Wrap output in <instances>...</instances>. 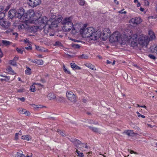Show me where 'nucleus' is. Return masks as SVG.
I'll use <instances>...</instances> for the list:
<instances>
[{"mask_svg":"<svg viewBox=\"0 0 157 157\" xmlns=\"http://www.w3.org/2000/svg\"><path fill=\"white\" fill-rule=\"evenodd\" d=\"M35 22L39 25L38 26L40 27L41 29L49 24V22H51L50 21H48V18L46 16L40 17L36 19H35Z\"/></svg>","mask_w":157,"mask_h":157,"instance_id":"f257e3e1","label":"nucleus"},{"mask_svg":"<svg viewBox=\"0 0 157 157\" xmlns=\"http://www.w3.org/2000/svg\"><path fill=\"white\" fill-rule=\"evenodd\" d=\"M121 35L119 33L117 32H114L109 36V40L110 42L111 43H113L119 41L121 39H122L124 40V38H121Z\"/></svg>","mask_w":157,"mask_h":157,"instance_id":"f03ea898","label":"nucleus"},{"mask_svg":"<svg viewBox=\"0 0 157 157\" xmlns=\"http://www.w3.org/2000/svg\"><path fill=\"white\" fill-rule=\"evenodd\" d=\"M35 13L34 11L32 9L28 10L25 13L24 19L33 21L36 19L34 18Z\"/></svg>","mask_w":157,"mask_h":157,"instance_id":"7ed1b4c3","label":"nucleus"},{"mask_svg":"<svg viewBox=\"0 0 157 157\" xmlns=\"http://www.w3.org/2000/svg\"><path fill=\"white\" fill-rule=\"evenodd\" d=\"M121 41H122V42H121V44H126L129 42L130 43L131 47L133 48L137 46L138 45V40H133L132 39L129 40L128 38H125L124 40L122 39Z\"/></svg>","mask_w":157,"mask_h":157,"instance_id":"20e7f679","label":"nucleus"},{"mask_svg":"<svg viewBox=\"0 0 157 157\" xmlns=\"http://www.w3.org/2000/svg\"><path fill=\"white\" fill-rule=\"evenodd\" d=\"M55 13L52 14H55ZM52 17L48 21H50V23L49 22V24L48 25V29H52V28L54 27H56L57 26V25L58 24L56 21V15H51Z\"/></svg>","mask_w":157,"mask_h":157,"instance_id":"39448f33","label":"nucleus"},{"mask_svg":"<svg viewBox=\"0 0 157 157\" xmlns=\"http://www.w3.org/2000/svg\"><path fill=\"white\" fill-rule=\"evenodd\" d=\"M25 11L24 9L22 7H20L17 10V17L19 19L23 18L24 19L25 15Z\"/></svg>","mask_w":157,"mask_h":157,"instance_id":"423d86ee","label":"nucleus"},{"mask_svg":"<svg viewBox=\"0 0 157 157\" xmlns=\"http://www.w3.org/2000/svg\"><path fill=\"white\" fill-rule=\"evenodd\" d=\"M85 34L86 37L89 38L91 40L93 37V34L95 31L94 29L92 27H90L87 28Z\"/></svg>","mask_w":157,"mask_h":157,"instance_id":"0eeeda50","label":"nucleus"},{"mask_svg":"<svg viewBox=\"0 0 157 157\" xmlns=\"http://www.w3.org/2000/svg\"><path fill=\"white\" fill-rule=\"evenodd\" d=\"M17 10L14 9H11L8 12V19H12L14 18H17Z\"/></svg>","mask_w":157,"mask_h":157,"instance_id":"6e6552de","label":"nucleus"},{"mask_svg":"<svg viewBox=\"0 0 157 157\" xmlns=\"http://www.w3.org/2000/svg\"><path fill=\"white\" fill-rule=\"evenodd\" d=\"M67 97L68 99L72 102H76L75 96L71 91H67L66 94Z\"/></svg>","mask_w":157,"mask_h":157,"instance_id":"1a4fd4ad","label":"nucleus"},{"mask_svg":"<svg viewBox=\"0 0 157 157\" xmlns=\"http://www.w3.org/2000/svg\"><path fill=\"white\" fill-rule=\"evenodd\" d=\"M102 32L99 29L96 32L94 31L93 37L91 39V40H98L101 36Z\"/></svg>","mask_w":157,"mask_h":157,"instance_id":"9d476101","label":"nucleus"},{"mask_svg":"<svg viewBox=\"0 0 157 157\" xmlns=\"http://www.w3.org/2000/svg\"><path fill=\"white\" fill-rule=\"evenodd\" d=\"M29 6L33 7H36L41 3V0H28Z\"/></svg>","mask_w":157,"mask_h":157,"instance_id":"9b49d317","label":"nucleus"},{"mask_svg":"<svg viewBox=\"0 0 157 157\" xmlns=\"http://www.w3.org/2000/svg\"><path fill=\"white\" fill-rule=\"evenodd\" d=\"M63 25L67 24L70 25L71 26H73V24L72 22V20L71 17H66L64 19L62 22Z\"/></svg>","mask_w":157,"mask_h":157,"instance_id":"f8f14e48","label":"nucleus"},{"mask_svg":"<svg viewBox=\"0 0 157 157\" xmlns=\"http://www.w3.org/2000/svg\"><path fill=\"white\" fill-rule=\"evenodd\" d=\"M10 24L11 23L10 22L6 21L4 20L0 21V25L2 27L5 28V29H8L10 25Z\"/></svg>","mask_w":157,"mask_h":157,"instance_id":"ddd939ff","label":"nucleus"},{"mask_svg":"<svg viewBox=\"0 0 157 157\" xmlns=\"http://www.w3.org/2000/svg\"><path fill=\"white\" fill-rule=\"evenodd\" d=\"M130 20L131 22L133 25L139 24L142 22V20L140 17L132 18Z\"/></svg>","mask_w":157,"mask_h":157,"instance_id":"4468645a","label":"nucleus"},{"mask_svg":"<svg viewBox=\"0 0 157 157\" xmlns=\"http://www.w3.org/2000/svg\"><path fill=\"white\" fill-rule=\"evenodd\" d=\"M39 29V27L37 26L33 25L30 26H29L28 27L27 30L31 33H33L36 32L37 30Z\"/></svg>","mask_w":157,"mask_h":157,"instance_id":"2eb2a0df","label":"nucleus"},{"mask_svg":"<svg viewBox=\"0 0 157 157\" xmlns=\"http://www.w3.org/2000/svg\"><path fill=\"white\" fill-rule=\"evenodd\" d=\"M149 34L150 36L149 40L151 41L155 39V34L152 31L150 30L149 31Z\"/></svg>","mask_w":157,"mask_h":157,"instance_id":"dca6fc26","label":"nucleus"},{"mask_svg":"<svg viewBox=\"0 0 157 157\" xmlns=\"http://www.w3.org/2000/svg\"><path fill=\"white\" fill-rule=\"evenodd\" d=\"M133 131L128 130L127 131H124V133H125L126 134L128 135V136H133L136 134H137V133H135L133 132Z\"/></svg>","mask_w":157,"mask_h":157,"instance_id":"f3484780","label":"nucleus"},{"mask_svg":"<svg viewBox=\"0 0 157 157\" xmlns=\"http://www.w3.org/2000/svg\"><path fill=\"white\" fill-rule=\"evenodd\" d=\"M35 46L36 49L38 51L42 52H45L48 51V49H45L43 47L37 46L36 45H35Z\"/></svg>","mask_w":157,"mask_h":157,"instance_id":"a211bd4d","label":"nucleus"},{"mask_svg":"<svg viewBox=\"0 0 157 157\" xmlns=\"http://www.w3.org/2000/svg\"><path fill=\"white\" fill-rule=\"evenodd\" d=\"M139 44L142 46H144L145 44V40L144 39H143L140 37L138 39V44Z\"/></svg>","mask_w":157,"mask_h":157,"instance_id":"6ab92c4d","label":"nucleus"},{"mask_svg":"<svg viewBox=\"0 0 157 157\" xmlns=\"http://www.w3.org/2000/svg\"><path fill=\"white\" fill-rule=\"evenodd\" d=\"M102 35L103 36L101 38L102 40L103 41H105L109 37V35L104 32H103L102 34L101 33Z\"/></svg>","mask_w":157,"mask_h":157,"instance_id":"aec40b11","label":"nucleus"},{"mask_svg":"<svg viewBox=\"0 0 157 157\" xmlns=\"http://www.w3.org/2000/svg\"><path fill=\"white\" fill-rule=\"evenodd\" d=\"M76 56L79 59H87L89 57L88 55H85L84 54H82V55H77Z\"/></svg>","mask_w":157,"mask_h":157,"instance_id":"412c9836","label":"nucleus"},{"mask_svg":"<svg viewBox=\"0 0 157 157\" xmlns=\"http://www.w3.org/2000/svg\"><path fill=\"white\" fill-rule=\"evenodd\" d=\"M21 138L22 139L27 140L29 141L31 139V136H30L29 135H25V136H21Z\"/></svg>","mask_w":157,"mask_h":157,"instance_id":"4be33fe9","label":"nucleus"},{"mask_svg":"<svg viewBox=\"0 0 157 157\" xmlns=\"http://www.w3.org/2000/svg\"><path fill=\"white\" fill-rule=\"evenodd\" d=\"M48 97L50 100H52L56 98L55 94L53 93H49L48 94Z\"/></svg>","mask_w":157,"mask_h":157,"instance_id":"5701e85b","label":"nucleus"},{"mask_svg":"<svg viewBox=\"0 0 157 157\" xmlns=\"http://www.w3.org/2000/svg\"><path fill=\"white\" fill-rule=\"evenodd\" d=\"M2 43L4 45L6 46L10 45L12 43V42L9 41L3 40H2Z\"/></svg>","mask_w":157,"mask_h":157,"instance_id":"b1692460","label":"nucleus"},{"mask_svg":"<svg viewBox=\"0 0 157 157\" xmlns=\"http://www.w3.org/2000/svg\"><path fill=\"white\" fill-rule=\"evenodd\" d=\"M56 99L58 102H63L65 101L64 98L63 97H56Z\"/></svg>","mask_w":157,"mask_h":157,"instance_id":"393cba45","label":"nucleus"},{"mask_svg":"<svg viewBox=\"0 0 157 157\" xmlns=\"http://www.w3.org/2000/svg\"><path fill=\"white\" fill-rule=\"evenodd\" d=\"M85 65L87 67L93 70H95L96 69H94V66L92 64L90 63H86L85 64Z\"/></svg>","mask_w":157,"mask_h":157,"instance_id":"a878e982","label":"nucleus"},{"mask_svg":"<svg viewBox=\"0 0 157 157\" xmlns=\"http://www.w3.org/2000/svg\"><path fill=\"white\" fill-rule=\"evenodd\" d=\"M26 68L27 69H26L25 71V74L26 75H30L32 73L31 71V69L28 67L26 66Z\"/></svg>","mask_w":157,"mask_h":157,"instance_id":"bb28decb","label":"nucleus"},{"mask_svg":"<svg viewBox=\"0 0 157 157\" xmlns=\"http://www.w3.org/2000/svg\"><path fill=\"white\" fill-rule=\"evenodd\" d=\"M16 157H25V156L22 154V152L20 151L17 152L16 154Z\"/></svg>","mask_w":157,"mask_h":157,"instance_id":"cd10ccee","label":"nucleus"},{"mask_svg":"<svg viewBox=\"0 0 157 157\" xmlns=\"http://www.w3.org/2000/svg\"><path fill=\"white\" fill-rule=\"evenodd\" d=\"M88 127L90 129L92 130L93 131L95 132H98V128H97L91 126H89Z\"/></svg>","mask_w":157,"mask_h":157,"instance_id":"c85d7f7f","label":"nucleus"},{"mask_svg":"<svg viewBox=\"0 0 157 157\" xmlns=\"http://www.w3.org/2000/svg\"><path fill=\"white\" fill-rule=\"evenodd\" d=\"M6 70H8V72L9 73H10L11 74H12V75H14L16 74L15 72L13 71L12 70V68L10 66H9L8 67Z\"/></svg>","mask_w":157,"mask_h":157,"instance_id":"c756f323","label":"nucleus"},{"mask_svg":"<svg viewBox=\"0 0 157 157\" xmlns=\"http://www.w3.org/2000/svg\"><path fill=\"white\" fill-rule=\"evenodd\" d=\"M71 47L74 49H79L81 48V46L78 44H75L72 43L71 44Z\"/></svg>","mask_w":157,"mask_h":157,"instance_id":"7c9ffc66","label":"nucleus"},{"mask_svg":"<svg viewBox=\"0 0 157 157\" xmlns=\"http://www.w3.org/2000/svg\"><path fill=\"white\" fill-rule=\"evenodd\" d=\"M9 64L13 66L16 67L17 66L16 62L13 59V60H9Z\"/></svg>","mask_w":157,"mask_h":157,"instance_id":"2f4dec72","label":"nucleus"},{"mask_svg":"<svg viewBox=\"0 0 157 157\" xmlns=\"http://www.w3.org/2000/svg\"><path fill=\"white\" fill-rule=\"evenodd\" d=\"M35 84L34 83L31 86H30V91L32 92H34L36 90L34 86Z\"/></svg>","mask_w":157,"mask_h":157,"instance_id":"473e14b6","label":"nucleus"},{"mask_svg":"<svg viewBox=\"0 0 157 157\" xmlns=\"http://www.w3.org/2000/svg\"><path fill=\"white\" fill-rule=\"evenodd\" d=\"M44 62L42 59H36V64L39 65H42L43 64Z\"/></svg>","mask_w":157,"mask_h":157,"instance_id":"72a5a7b5","label":"nucleus"},{"mask_svg":"<svg viewBox=\"0 0 157 157\" xmlns=\"http://www.w3.org/2000/svg\"><path fill=\"white\" fill-rule=\"evenodd\" d=\"M62 18L63 17L61 16H60V17H59L58 18H56V21L58 24L59 23L62 21Z\"/></svg>","mask_w":157,"mask_h":157,"instance_id":"f704fd0d","label":"nucleus"},{"mask_svg":"<svg viewBox=\"0 0 157 157\" xmlns=\"http://www.w3.org/2000/svg\"><path fill=\"white\" fill-rule=\"evenodd\" d=\"M71 26V28H72V31L71 32V33L73 34H75L76 33H77V31L75 29V28L74 27V25L73 26Z\"/></svg>","mask_w":157,"mask_h":157,"instance_id":"c9c22d12","label":"nucleus"},{"mask_svg":"<svg viewBox=\"0 0 157 157\" xmlns=\"http://www.w3.org/2000/svg\"><path fill=\"white\" fill-rule=\"evenodd\" d=\"M138 35L136 34H133L130 39H132L133 40H138L137 38Z\"/></svg>","mask_w":157,"mask_h":157,"instance_id":"e433bc0d","label":"nucleus"},{"mask_svg":"<svg viewBox=\"0 0 157 157\" xmlns=\"http://www.w3.org/2000/svg\"><path fill=\"white\" fill-rule=\"evenodd\" d=\"M56 132L62 136H63L65 135V133L60 129H58Z\"/></svg>","mask_w":157,"mask_h":157,"instance_id":"4c0bfd02","label":"nucleus"},{"mask_svg":"<svg viewBox=\"0 0 157 157\" xmlns=\"http://www.w3.org/2000/svg\"><path fill=\"white\" fill-rule=\"evenodd\" d=\"M5 16V14L4 12H2L0 13V21L2 20H4L3 18Z\"/></svg>","mask_w":157,"mask_h":157,"instance_id":"58836bf2","label":"nucleus"},{"mask_svg":"<svg viewBox=\"0 0 157 157\" xmlns=\"http://www.w3.org/2000/svg\"><path fill=\"white\" fill-rule=\"evenodd\" d=\"M86 29H84V28H81L80 29V30L79 31L80 34L81 35H82L83 34H85V33H86Z\"/></svg>","mask_w":157,"mask_h":157,"instance_id":"ea45409f","label":"nucleus"},{"mask_svg":"<svg viewBox=\"0 0 157 157\" xmlns=\"http://www.w3.org/2000/svg\"><path fill=\"white\" fill-rule=\"evenodd\" d=\"M54 46H59L60 47H63V45L59 41H56V42L55 44H54Z\"/></svg>","mask_w":157,"mask_h":157,"instance_id":"a19ab883","label":"nucleus"},{"mask_svg":"<svg viewBox=\"0 0 157 157\" xmlns=\"http://www.w3.org/2000/svg\"><path fill=\"white\" fill-rule=\"evenodd\" d=\"M79 5L81 6H84L85 3V1L84 0H78Z\"/></svg>","mask_w":157,"mask_h":157,"instance_id":"79ce46f5","label":"nucleus"},{"mask_svg":"<svg viewBox=\"0 0 157 157\" xmlns=\"http://www.w3.org/2000/svg\"><path fill=\"white\" fill-rule=\"evenodd\" d=\"M32 105L35 109H38L42 107L41 105H36L34 104H32Z\"/></svg>","mask_w":157,"mask_h":157,"instance_id":"37998d69","label":"nucleus"},{"mask_svg":"<svg viewBox=\"0 0 157 157\" xmlns=\"http://www.w3.org/2000/svg\"><path fill=\"white\" fill-rule=\"evenodd\" d=\"M127 81L131 84H132V83H133L132 82V79L130 77H128Z\"/></svg>","mask_w":157,"mask_h":157,"instance_id":"c03bdc74","label":"nucleus"},{"mask_svg":"<svg viewBox=\"0 0 157 157\" xmlns=\"http://www.w3.org/2000/svg\"><path fill=\"white\" fill-rule=\"evenodd\" d=\"M16 49L18 53H20L21 54H23V50H22L21 49L17 47L16 48Z\"/></svg>","mask_w":157,"mask_h":157,"instance_id":"a18cd8bd","label":"nucleus"},{"mask_svg":"<svg viewBox=\"0 0 157 157\" xmlns=\"http://www.w3.org/2000/svg\"><path fill=\"white\" fill-rule=\"evenodd\" d=\"M10 5H8V6H6L5 9L4 8V10H3V12H4V13L5 14L10 9Z\"/></svg>","mask_w":157,"mask_h":157,"instance_id":"49530a36","label":"nucleus"},{"mask_svg":"<svg viewBox=\"0 0 157 157\" xmlns=\"http://www.w3.org/2000/svg\"><path fill=\"white\" fill-rule=\"evenodd\" d=\"M148 56L151 59L155 60L156 59V57L154 55L149 54L148 55Z\"/></svg>","mask_w":157,"mask_h":157,"instance_id":"de8ad7c7","label":"nucleus"},{"mask_svg":"<svg viewBox=\"0 0 157 157\" xmlns=\"http://www.w3.org/2000/svg\"><path fill=\"white\" fill-rule=\"evenodd\" d=\"M75 144H77L79 145L80 144H84L78 140L76 139V140H75Z\"/></svg>","mask_w":157,"mask_h":157,"instance_id":"09e8293b","label":"nucleus"},{"mask_svg":"<svg viewBox=\"0 0 157 157\" xmlns=\"http://www.w3.org/2000/svg\"><path fill=\"white\" fill-rule=\"evenodd\" d=\"M136 113L138 115V117H140L143 118H145L146 117L145 116L141 114L138 111L136 112Z\"/></svg>","mask_w":157,"mask_h":157,"instance_id":"8fccbe9b","label":"nucleus"},{"mask_svg":"<svg viewBox=\"0 0 157 157\" xmlns=\"http://www.w3.org/2000/svg\"><path fill=\"white\" fill-rule=\"evenodd\" d=\"M25 91V89L24 88H23L22 89H18L17 91V92L21 93L22 92H24Z\"/></svg>","mask_w":157,"mask_h":157,"instance_id":"3c124183","label":"nucleus"},{"mask_svg":"<svg viewBox=\"0 0 157 157\" xmlns=\"http://www.w3.org/2000/svg\"><path fill=\"white\" fill-rule=\"evenodd\" d=\"M77 154H78V156L79 157H83L84 156V155L83 153H80L79 151H77Z\"/></svg>","mask_w":157,"mask_h":157,"instance_id":"603ef678","label":"nucleus"},{"mask_svg":"<svg viewBox=\"0 0 157 157\" xmlns=\"http://www.w3.org/2000/svg\"><path fill=\"white\" fill-rule=\"evenodd\" d=\"M144 5L146 6H149V2L148 0H144Z\"/></svg>","mask_w":157,"mask_h":157,"instance_id":"864d4df0","label":"nucleus"},{"mask_svg":"<svg viewBox=\"0 0 157 157\" xmlns=\"http://www.w3.org/2000/svg\"><path fill=\"white\" fill-rule=\"evenodd\" d=\"M19 135V132L16 133L15 134L14 140H18V135Z\"/></svg>","mask_w":157,"mask_h":157,"instance_id":"5fc2aeb1","label":"nucleus"},{"mask_svg":"<svg viewBox=\"0 0 157 157\" xmlns=\"http://www.w3.org/2000/svg\"><path fill=\"white\" fill-rule=\"evenodd\" d=\"M76 64L74 63H70V65L71 66V68L74 70V68H75V67Z\"/></svg>","mask_w":157,"mask_h":157,"instance_id":"6e6d98bb","label":"nucleus"},{"mask_svg":"<svg viewBox=\"0 0 157 157\" xmlns=\"http://www.w3.org/2000/svg\"><path fill=\"white\" fill-rule=\"evenodd\" d=\"M106 32V34H108V35H110V31L109 28H105L104 29Z\"/></svg>","mask_w":157,"mask_h":157,"instance_id":"4d7b16f0","label":"nucleus"},{"mask_svg":"<svg viewBox=\"0 0 157 157\" xmlns=\"http://www.w3.org/2000/svg\"><path fill=\"white\" fill-rule=\"evenodd\" d=\"M24 114H25L27 116H29L30 114V112L29 111L27 110H25V111H24Z\"/></svg>","mask_w":157,"mask_h":157,"instance_id":"13d9d810","label":"nucleus"},{"mask_svg":"<svg viewBox=\"0 0 157 157\" xmlns=\"http://www.w3.org/2000/svg\"><path fill=\"white\" fill-rule=\"evenodd\" d=\"M81 69V68L80 67L78 66L77 65H76L75 67V68H74V70H79Z\"/></svg>","mask_w":157,"mask_h":157,"instance_id":"bf43d9fd","label":"nucleus"},{"mask_svg":"<svg viewBox=\"0 0 157 157\" xmlns=\"http://www.w3.org/2000/svg\"><path fill=\"white\" fill-rule=\"evenodd\" d=\"M25 111V109H21L19 110V113L21 114H24V113Z\"/></svg>","mask_w":157,"mask_h":157,"instance_id":"052dcab7","label":"nucleus"},{"mask_svg":"<svg viewBox=\"0 0 157 157\" xmlns=\"http://www.w3.org/2000/svg\"><path fill=\"white\" fill-rule=\"evenodd\" d=\"M63 71L66 73H67L69 74H70V75L71 74V73L70 72V71H68L66 68H65L63 70Z\"/></svg>","mask_w":157,"mask_h":157,"instance_id":"680f3d73","label":"nucleus"},{"mask_svg":"<svg viewBox=\"0 0 157 157\" xmlns=\"http://www.w3.org/2000/svg\"><path fill=\"white\" fill-rule=\"evenodd\" d=\"M4 9V7L0 6V13H1L2 12H3V10Z\"/></svg>","mask_w":157,"mask_h":157,"instance_id":"e2e57ef3","label":"nucleus"},{"mask_svg":"<svg viewBox=\"0 0 157 157\" xmlns=\"http://www.w3.org/2000/svg\"><path fill=\"white\" fill-rule=\"evenodd\" d=\"M40 81L43 83H45L47 81V80L42 78L40 80Z\"/></svg>","mask_w":157,"mask_h":157,"instance_id":"0e129e2a","label":"nucleus"},{"mask_svg":"<svg viewBox=\"0 0 157 157\" xmlns=\"http://www.w3.org/2000/svg\"><path fill=\"white\" fill-rule=\"evenodd\" d=\"M72 28H71V26H70V28H67L65 29V30L64 31L65 32H68L70 31V30Z\"/></svg>","mask_w":157,"mask_h":157,"instance_id":"69168bd1","label":"nucleus"},{"mask_svg":"<svg viewBox=\"0 0 157 157\" xmlns=\"http://www.w3.org/2000/svg\"><path fill=\"white\" fill-rule=\"evenodd\" d=\"M17 98L22 102L24 101L25 100V98L24 97H22L21 98Z\"/></svg>","mask_w":157,"mask_h":157,"instance_id":"338daca9","label":"nucleus"},{"mask_svg":"<svg viewBox=\"0 0 157 157\" xmlns=\"http://www.w3.org/2000/svg\"><path fill=\"white\" fill-rule=\"evenodd\" d=\"M75 140H76V138H71V139L70 140V141L73 143L75 144Z\"/></svg>","mask_w":157,"mask_h":157,"instance_id":"774afa93","label":"nucleus"}]
</instances>
